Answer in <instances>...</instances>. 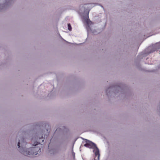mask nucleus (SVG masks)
Listing matches in <instances>:
<instances>
[{
    "label": "nucleus",
    "instance_id": "20e7f679",
    "mask_svg": "<svg viewBox=\"0 0 160 160\" xmlns=\"http://www.w3.org/2000/svg\"><path fill=\"white\" fill-rule=\"evenodd\" d=\"M93 3L81 4L79 7L80 10H90L92 7L94 6Z\"/></svg>",
    "mask_w": 160,
    "mask_h": 160
},
{
    "label": "nucleus",
    "instance_id": "f257e3e1",
    "mask_svg": "<svg viewBox=\"0 0 160 160\" xmlns=\"http://www.w3.org/2000/svg\"><path fill=\"white\" fill-rule=\"evenodd\" d=\"M39 142H34L33 146L35 147H32L29 148L28 150L26 151L22 150V149L20 150V152L25 156H34L37 155L38 154V152L39 151L40 152H41V148H38V147H36L38 144H40L41 142H43L44 141L43 139V136H42L41 138H39Z\"/></svg>",
    "mask_w": 160,
    "mask_h": 160
},
{
    "label": "nucleus",
    "instance_id": "1a4fd4ad",
    "mask_svg": "<svg viewBox=\"0 0 160 160\" xmlns=\"http://www.w3.org/2000/svg\"><path fill=\"white\" fill-rule=\"evenodd\" d=\"M101 7H102V9H104V8H103V6H101Z\"/></svg>",
    "mask_w": 160,
    "mask_h": 160
},
{
    "label": "nucleus",
    "instance_id": "7ed1b4c3",
    "mask_svg": "<svg viewBox=\"0 0 160 160\" xmlns=\"http://www.w3.org/2000/svg\"><path fill=\"white\" fill-rule=\"evenodd\" d=\"M15 0H0V10L5 9L11 6Z\"/></svg>",
    "mask_w": 160,
    "mask_h": 160
},
{
    "label": "nucleus",
    "instance_id": "423d86ee",
    "mask_svg": "<svg viewBox=\"0 0 160 160\" xmlns=\"http://www.w3.org/2000/svg\"><path fill=\"white\" fill-rule=\"evenodd\" d=\"M24 144H26V142L24 141V139L23 138L22 141L21 142V146L22 148L23 149V146Z\"/></svg>",
    "mask_w": 160,
    "mask_h": 160
},
{
    "label": "nucleus",
    "instance_id": "f03ea898",
    "mask_svg": "<svg viewBox=\"0 0 160 160\" xmlns=\"http://www.w3.org/2000/svg\"><path fill=\"white\" fill-rule=\"evenodd\" d=\"M86 143L84 145V146L89 148H93L94 149L93 152L96 156H97L98 160H99L100 157L99 150L95 144L88 140L86 139Z\"/></svg>",
    "mask_w": 160,
    "mask_h": 160
},
{
    "label": "nucleus",
    "instance_id": "0eeeda50",
    "mask_svg": "<svg viewBox=\"0 0 160 160\" xmlns=\"http://www.w3.org/2000/svg\"><path fill=\"white\" fill-rule=\"evenodd\" d=\"M68 29L70 31H71L72 30V28L71 26V24L70 23H68Z\"/></svg>",
    "mask_w": 160,
    "mask_h": 160
},
{
    "label": "nucleus",
    "instance_id": "39448f33",
    "mask_svg": "<svg viewBox=\"0 0 160 160\" xmlns=\"http://www.w3.org/2000/svg\"><path fill=\"white\" fill-rule=\"evenodd\" d=\"M89 11H84V13L83 14L82 16L85 21L88 24H89L91 22L89 18L88 14Z\"/></svg>",
    "mask_w": 160,
    "mask_h": 160
},
{
    "label": "nucleus",
    "instance_id": "6e6552de",
    "mask_svg": "<svg viewBox=\"0 0 160 160\" xmlns=\"http://www.w3.org/2000/svg\"><path fill=\"white\" fill-rule=\"evenodd\" d=\"M20 142H19L18 144V148H19L20 147Z\"/></svg>",
    "mask_w": 160,
    "mask_h": 160
}]
</instances>
